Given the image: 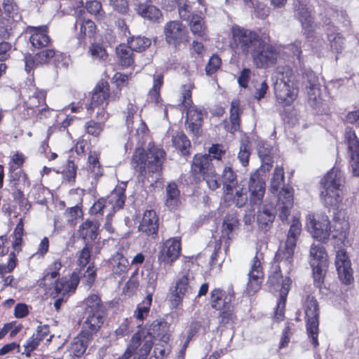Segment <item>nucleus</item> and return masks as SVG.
Returning <instances> with one entry per match:
<instances>
[{"mask_svg": "<svg viewBox=\"0 0 359 359\" xmlns=\"http://www.w3.org/2000/svg\"><path fill=\"white\" fill-rule=\"evenodd\" d=\"M149 133L147 124L141 120L136 130V136H141L138 140V144L141 148H136V156L138 155V160L136 159V167L140 168L141 176L153 184L160 178L165 153L163 149L156 147L150 141Z\"/></svg>", "mask_w": 359, "mask_h": 359, "instance_id": "f257e3e1", "label": "nucleus"}, {"mask_svg": "<svg viewBox=\"0 0 359 359\" xmlns=\"http://www.w3.org/2000/svg\"><path fill=\"white\" fill-rule=\"evenodd\" d=\"M62 269V263L60 259L55 260L48 265L43 272V276L38 280V285L42 288L46 294L53 297H65L74 292L79 283V276L76 271H74L69 280L60 278V271Z\"/></svg>", "mask_w": 359, "mask_h": 359, "instance_id": "f03ea898", "label": "nucleus"}, {"mask_svg": "<svg viewBox=\"0 0 359 359\" xmlns=\"http://www.w3.org/2000/svg\"><path fill=\"white\" fill-rule=\"evenodd\" d=\"M293 192L291 188H282L278 194V198L276 207L264 204V206L257 211V222L259 228L264 231H269L276 217V213H278V217L283 222L288 220L290 215V210L293 207Z\"/></svg>", "mask_w": 359, "mask_h": 359, "instance_id": "7ed1b4c3", "label": "nucleus"}, {"mask_svg": "<svg viewBox=\"0 0 359 359\" xmlns=\"http://www.w3.org/2000/svg\"><path fill=\"white\" fill-rule=\"evenodd\" d=\"M280 76L274 84V91L278 103L282 107L290 106L297 99L299 92V83L301 82L300 74L285 66L278 69Z\"/></svg>", "mask_w": 359, "mask_h": 359, "instance_id": "20e7f679", "label": "nucleus"}, {"mask_svg": "<svg viewBox=\"0 0 359 359\" xmlns=\"http://www.w3.org/2000/svg\"><path fill=\"white\" fill-rule=\"evenodd\" d=\"M344 179L342 172L338 168L331 169L321 180L320 184L323 190L320 191V198L327 208H337L342 201L339 194L344 186Z\"/></svg>", "mask_w": 359, "mask_h": 359, "instance_id": "39448f33", "label": "nucleus"}, {"mask_svg": "<svg viewBox=\"0 0 359 359\" xmlns=\"http://www.w3.org/2000/svg\"><path fill=\"white\" fill-rule=\"evenodd\" d=\"M231 31L235 48L245 56L249 54L252 55L264 39H269L266 32H263L260 36L255 31L238 25L233 26Z\"/></svg>", "mask_w": 359, "mask_h": 359, "instance_id": "423d86ee", "label": "nucleus"}, {"mask_svg": "<svg viewBox=\"0 0 359 359\" xmlns=\"http://www.w3.org/2000/svg\"><path fill=\"white\" fill-rule=\"evenodd\" d=\"M51 61L55 67L67 65L65 54L54 48H46L34 55L28 54L25 56V70L29 72L37 66L48 65Z\"/></svg>", "mask_w": 359, "mask_h": 359, "instance_id": "0eeeda50", "label": "nucleus"}, {"mask_svg": "<svg viewBox=\"0 0 359 359\" xmlns=\"http://www.w3.org/2000/svg\"><path fill=\"white\" fill-rule=\"evenodd\" d=\"M309 256V263L313 269V283L317 287L321 288L327 267V255L322 244L313 243Z\"/></svg>", "mask_w": 359, "mask_h": 359, "instance_id": "6e6552de", "label": "nucleus"}, {"mask_svg": "<svg viewBox=\"0 0 359 359\" xmlns=\"http://www.w3.org/2000/svg\"><path fill=\"white\" fill-rule=\"evenodd\" d=\"M302 231V224L297 218H294L287 233V238L283 249H279L276 257L280 265H285L288 270L291 269L293 255L297 241Z\"/></svg>", "mask_w": 359, "mask_h": 359, "instance_id": "1a4fd4ad", "label": "nucleus"}, {"mask_svg": "<svg viewBox=\"0 0 359 359\" xmlns=\"http://www.w3.org/2000/svg\"><path fill=\"white\" fill-rule=\"evenodd\" d=\"M300 79L305 85L309 104L313 108L318 107L323 100L325 88L320 84L318 77L310 68L302 70Z\"/></svg>", "mask_w": 359, "mask_h": 359, "instance_id": "9d476101", "label": "nucleus"}, {"mask_svg": "<svg viewBox=\"0 0 359 359\" xmlns=\"http://www.w3.org/2000/svg\"><path fill=\"white\" fill-rule=\"evenodd\" d=\"M109 83L103 80L100 81L94 89L88 110L95 111L97 119L101 121H106L108 118L109 116L105 109L109 104Z\"/></svg>", "mask_w": 359, "mask_h": 359, "instance_id": "9b49d317", "label": "nucleus"}, {"mask_svg": "<svg viewBox=\"0 0 359 359\" xmlns=\"http://www.w3.org/2000/svg\"><path fill=\"white\" fill-rule=\"evenodd\" d=\"M305 318L309 339L314 348L318 346L319 307L317 300L308 296L305 302Z\"/></svg>", "mask_w": 359, "mask_h": 359, "instance_id": "f8f14e48", "label": "nucleus"}, {"mask_svg": "<svg viewBox=\"0 0 359 359\" xmlns=\"http://www.w3.org/2000/svg\"><path fill=\"white\" fill-rule=\"evenodd\" d=\"M125 196L122 189H114L107 198H100L90 208L93 213L107 212V219L114 212L122 208Z\"/></svg>", "mask_w": 359, "mask_h": 359, "instance_id": "ddd939ff", "label": "nucleus"}, {"mask_svg": "<svg viewBox=\"0 0 359 359\" xmlns=\"http://www.w3.org/2000/svg\"><path fill=\"white\" fill-rule=\"evenodd\" d=\"M269 39H264L262 44L259 45L254 53L251 55L255 65L257 68H266L274 65L279 55L277 48L268 44Z\"/></svg>", "mask_w": 359, "mask_h": 359, "instance_id": "4468645a", "label": "nucleus"}, {"mask_svg": "<svg viewBox=\"0 0 359 359\" xmlns=\"http://www.w3.org/2000/svg\"><path fill=\"white\" fill-rule=\"evenodd\" d=\"M192 280L193 276L189 273L182 275L177 280L175 288L172 290L170 296V302L172 308H177L184 297H188L193 293Z\"/></svg>", "mask_w": 359, "mask_h": 359, "instance_id": "2eb2a0df", "label": "nucleus"}, {"mask_svg": "<svg viewBox=\"0 0 359 359\" xmlns=\"http://www.w3.org/2000/svg\"><path fill=\"white\" fill-rule=\"evenodd\" d=\"M306 226L313 237L320 241L326 242L331 236L330 221L327 215H322L316 219L313 215L307 217Z\"/></svg>", "mask_w": 359, "mask_h": 359, "instance_id": "dca6fc26", "label": "nucleus"}, {"mask_svg": "<svg viewBox=\"0 0 359 359\" xmlns=\"http://www.w3.org/2000/svg\"><path fill=\"white\" fill-rule=\"evenodd\" d=\"M262 255L257 253L254 257L250 271L248 273V282L246 287V292L248 295L254 294L258 291L262 283L264 273L261 264Z\"/></svg>", "mask_w": 359, "mask_h": 359, "instance_id": "f3484780", "label": "nucleus"}, {"mask_svg": "<svg viewBox=\"0 0 359 359\" xmlns=\"http://www.w3.org/2000/svg\"><path fill=\"white\" fill-rule=\"evenodd\" d=\"M260 170L252 172L248 182L249 200L251 204L258 205L262 201L265 193V181L260 176Z\"/></svg>", "mask_w": 359, "mask_h": 359, "instance_id": "a211bd4d", "label": "nucleus"}, {"mask_svg": "<svg viewBox=\"0 0 359 359\" xmlns=\"http://www.w3.org/2000/svg\"><path fill=\"white\" fill-rule=\"evenodd\" d=\"M105 316L104 310L85 312L81 331L93 337V335L97 332L103 325Z\"/></svg>", "mask_w": 359, "mask_h": 359, "instance_id": "6ab92c4d", "label": "nucleus"}, {"mask_svg": "<svg viewBox=\"0 0 359 359\" xmlns=\"http://www.w3.org/2000/svg\"><path fill=\"white\" fill-rule=\"evenodd\" d=\"M46 92L42 90H36L29 97L25 104L27 109H31L33 114H37L40 118L43 116L47 117L49 115L50 109L45 102Z\"/></svg>", "mask_w": 359, "mask_h": 359, "instance_id": "aec40b11", "label": "nucleus"}, {"mask_svg": "<svg viewBox=\"0 0 359 359\" xmlns=\"http://www.w3.org/2000/svg\"><path fill=\"white\" fill-rule=\"evenodd\" d=\"M308 0H293L294 15L302 24V28L309 32L314 28L313 18L308 8Z\"/></svg>", "mask_w": 359, "mask_h": 359, "instance_id": "412c9836", "label": "nucleus"}, {"mask_svg": "<svg viewBox=\"0 0 359 359\" xmlns=\"http://www.w3.org/2000/svg\"><path fill=\"white\" fill-rule=\"evenodd\" d=\"M164 32L169 43L176 45L188 41L187 30L180 21L174 20L166 23Z\"/></svg>", "mask_w": 359, "mask_h": 359, "instance_id": "4be33fe9", "label": "nucleus"}, {"mask_svg": "<svg viewBox=\"0 0 359 359\" xmlns=\"http://www.w3.org/2000/svg\"><path fill=\"white\" fill-rule=\"evenodd\" d=\"M75 13L76 20L74 27L78 30L76 33L77 38L83 39L85 37H93L97 29L95 22L83 16L84 11L82 9L77 10Z\"/></svg>", "mask_w": 359, "mask_h": 359, "instance_id": "5701e85b", "label": "nucleus"}, {"mask_svg": "<svg viewBox=\"0 0 359 359\" xmlns=\"http://www.w3.org/2000/svg\"><path fill=\"white\" fill-rule=\"evenodd\" d=\"M335 266L340 280L344 284H350L353 280L351 262L344 250L337 252Z\"/></svg>", "mask_w": 359, "mask_h": 359, "instance_id": "b1692460", "label": "nucleus"}, {"mask_svg": "<svg viewBox=\"0 0 359 359\" xmlns=\"http://www.w3.org/2000/svg\"><path fill=\"white\" fill-rule=\"evenodd\" d=\"M180 242L177 238L167 240L158 256V260L164 265H171L175 261L180 253Z\"/></svg>", "mask_w": 359, "mask_h": 359, "instance_id": "393cba45", "label": "nucleus"}, {"mask_svg": "<svg viewBox=\"0 0 359 359\" xmlns=\"http://www.w3.org/2000/svg\"><path fill=\"white\" fill-rule=\"evenodd\" d=\"M187 110L186 126L189 132L198 136L201 133L203 109L196 105H191L185 108Z\"/></svg>", "mask_w": 359, "mask_h": 359, "instance_id": "a878e982", "label": "nucleus"}, {"mask_svg": "<svg viewBox=\"0 0 359 359\" xmlns=\"http://www.w3.org/2000/svg\"><path fill=\"white\" fill-rule=\"evenodd\" d=\"M27 32L30 34L29 41L34 48H42L50 43L48 27L46 25L39 27H28Z\"/></svg>", "mask_w": 359, "mask_h": 359, "instance_id": "bb28decb", "label": "nucleus"}, {"mask_svg": "<svg viewBox=\"0 0 359 359\" xmlns=\"http://www.w3.org/2000/svg\"><path fill=\"white\" fill-rule=\"evenodd\" d=\"M333 230L331 235L334 238L344 241L349 231V222L346 213L344 210H339L335 213L333 223Z\"/></svg>", "mask_w": 359, "mask_h": 359, "instance_id": "cd10ccee", "label": "nucleus"}, {"mask_svg": "<svg viewBox=\"0 0 359 359\" xmlns=\"http://www.w3.org/2000/svg\"><path fill=\"white\" fill-rule=\"evenodd\" d=\"M93 337L81 331L70 342L68 352L72 358H80L86 352Z\"/></svg>", "mask_w": 359, "mask_h": 359, "instance_id": "c85d7f7f", "label": "nucleus"}, {"mask_svg": "<svg viewBox=\"0 0 359 359\" xmlns=\"http://www.w3.org/2000/svg\"><path fill=\"white\" fill-rule=\"evenodd\" d=\"M213 168L215 167L212 163L210 155L196 154L194 156L191 164V172L195 177H202L208 171L212 170Z\"/></svg>", "mask_w": 359, "mask_h": 359, "instance_id": "c756f323", "label": "nucleus"}, {"mask_svg": "<svg viewBox=\"0 0 359 359\" xmlns=\"http://www.w3.org/2000/svg\"><path fill=\"white\" fill-rule=\"evenodd\" d=\"M138 230L147 236L157 234L158 230V218L153 210H147L138 226Z\"/></svg>", "mask_w": 359, "mask_h": 359, "instance_id": "7c9ffc66", "label": "nucleus"}, {"mask_svg": "<svg viewBox=\"0 0 359 359\" xmlns=\"http://www.w3.org/2000/svg\"><path fill=\"white\" fill-rule=\"evenodd\" d=\"M133 41V38H129L127 43H121L116 48V55L123 67H128L134 62V50L130 45Z\"/></svg>", "mask_w": 359, "mask_h": 359, "instance_id": "2f4dec72", "label": "nucleus"}, {"mask_svg": "<svg viewBox=\"0 0 359 359\" xmlns=\"http://www.w3.org/2000/svg\"><path fill=\"white\" fill-rule=\"evenodd\" d=\"M326 34L332 51L341 53L344 48V39L337 32V28L332 24L327 25Z\"/></svg>", "mask_w": 359, "mask_h": 359, "instance_id": "473e14b6", "label": "nucleus"}, {"mask_svg": "<svg viewBox=\"0 0 359 359\" xmlns=\"http://www.w3.org/2000/svg\"><path fill=\"white\" fill-rule=\"evenodd\" d=\"M257 154L262 161L260 170L269 172L273 165V158L271 156V148L266 142H259L257 146Z\"/></svg>", "mask_w": 359, "mask_h": 359, "instance_id": "72a5a7b5", "label": "nucleus"}, {"mask_svg": "<svg viewBox=\"0 0 359 359\" xmlns=\"http://www.w3.org/2000/svg\"><path fill=\"white\" fill-rule=\"evenodd\" d=\"M292 280L290 278L286 277L281 282V289L280 292V297L277 304L275 317L278 320H283L284 315L285 306L286 302L287 296L290 290Z\"/></svg>", "mask_w": 359, "mask_h": 359, "instance_id": "f704fd0d", "label": "nucleus"}, {"mask_svg": "<svg viewBox=\"0 0 359 359\" xmlns=\"http://www.w3.org/2000/svg\"><path fill=\"white\" fill-rule=\"evenodd\" d=\"M222 182L226 195L233 194V190L238 185L237 175L230 167L224 168L222 174Z\"/></svg>", "mask_w": 359, "mask_h": 359, "instance_id": "c9c22d12", "label": "nucleus"}, {"mask_svg": "<svg viewBox=\"0 0 359 359\" xmlns=\"http://www.w3.org/2000/svg\"><path fill=\"white\" fill-rule=\"evenodd\" d=\"M137 13L143 18H146L154 22H159L162 19V13L160 9L151 4H140L137 8Z\"/></svg>", "mask_w": 359, "mask_h": 359, "instance_id": "e433bc0d", "label": "nucleus"}, {"mask_svg": "<svg viewBox=\"0 0 359 359\" xmlns=\"http://www.w3.org/2000/svg\"><path fill=\"white\" fill-rule=\"evenodd\" d=\"M147 333V336H144V332H142V334H141L140 331L136 332V344H139L140 345L143 343L138 353V359H144L149 353L153 346V336L149 332Z\"/></svg>", "mask_w": 359, "mask_h": 359, "instance_id": "4c0bfd02", "label": "nucleus"}, {"mask_svg": "<svg viewBox=\"0 0 359 359\" xmlns=\"http://www.w3.org/2000/svg\"><path fill=\"white\" fill-rule=\"evenodd\" d=\"M87 170L89 177L94 180H97L102 175L99 162V154L97 152L90 151L88 158Z\"/></svg>", "mask_w": 359, "mask_h": 359, "instance_id": "58836bf2", "label": "nucleus"}, {"mask_svg": "<svg viewBox=\"0 0 359 359\" xmlns=\"http://www.w3.org/2000/svg\"><path fill=\"white\" fill-rule=\"evenodd\" d=\"M172 146L180 151L182 155L189 154V148L191 145L189 140L182 131H175L172 135Z\"/></svg>", "mask_w": 359, "mask_h": 359, "instance_id": "ea45409f", "label": "nucleus"}, {"mask_svg": "<svg viewBox=\"0 0 359 359\" xmlns=\"http://www.w3.org/2000/svg\"><path fill=\"white\" fill-rule=\"evenodd\" d=\"M222 297L223 292L220 289L215 288L212 290L211 305L212 308L221 311L223 309H225L228 303L231 304V301L233 299V293L229 297H225V298L223 299Z\"/></svg>", "mask_w": 359, "mask_h": 359, "instance_id": "a19ab883", "label": "nucleus"}, {"mask_svg": "<svg viewBox=\"0 0 359 359\" xmlns=\"http://www.w3.org/2000/svg\"><path fill=\"white\" fill-rule=\"evenodd\" d=\"M127 114L126 116V126L127 128L128 132V141L125 144V148L126 151L133 150V123H134V114L135 111L133 108V105L130 104V107H128Z\"/></svg>", "mask_w": 359, "mask_h": 359, "instance_id": "79ce46f5", "label": "nucleus"}, {"mask_svg": "<svg viewBox=\"0 0 359 359\" xmlns=\"http://www.w3.org/2000/svg\"><path fill=\"white\" fill-rule=\"evenodd\" d=\"M238 224V219L234 214H228L225 216L222 229V237L231 240L233 236V231Z\"/></svg>", "mask_w": 359, "mask_h": 359, "instance_id": "37998d69", "label": "nucleus"}, {"mask_svg": "<svg viewBox=\"0 0 359 359\" xmlns=\"http://www.w3.org/2000/svg\"><path fill=\"white\" fill-rule=\"evenodd\" d=\"M98 225L96 222L86 221L79 226L78 233L84 240L93 241L97 237Z\"/></svg>", "mask_w": 359, "mask_h": 359, "instance_id": "c03bdc74", "label": "nucleus"}, {"mask_svg": "<svg viewBox=\"0 0 359 359\" xmlns=\"http://www.w3.org/2000/svg\"><path fill=\"white\" fill-rule=\"evenodd\" d=\"M189 27L191 31L194 35H197L200 37H204L206 36L207 27L205 25L204 19L201 16L197 14L191 15Z\"/></svg>", "mask_w": 359, "mask_h": 359, "instance_id": "a18cd8bd", "label": "nucleus"}, {"mask_svg": "<svg viewBox=\"0 0 359 359\" xmlns=\"http://www.w3.org/2000/svg\"><path fill=\"white\" fill-rule=\"evenodd\" d=\"M284 48L286 53L288 52L292 56L297 57L298 62L297 65L299 66V69H297L296 72L298 71V72L301 74L302 69H307L304 67V57L302 55V50L301 41H295L293 43L287 45Z\"/></svg>", "mask_w": 359, "mask_h": 359, "instance_id": "49530a36", "label": "nucleus"}, {"mask_svg": "<svg viewBox=\"0 0 359 359\" xmlns=\"http://www.w3.org/2000/svg\"><path fill=\"white\" fill-rule=\"evenodd\" d=\"M251 154L250 141L248 137H243L241 140L238 159L244 167L249 163V158Z\"/></svg>", "mask_w": 359, "mask_h": 359, "instance_id": "de8ad7c7", "label": "nucleus"}, {"mask_svg": "<svg viewBox=\"0 0 359 359\" xmlns=\"http://www.w3.org/2000/svg\"><path fill=\"white\" fill-rule=\"evenodd\" d=\"M180 201V191L175 183H170L166 187L165 205L169 208H175Z\"/></svg>", "mask_w": 359, "mask_h": 359, "instance_id": "09e8293b", "label": "nucleus"}, {"mask_svg": "<svg viewBox=\"0 0 359 359\" xmlns=\"http://www.w3.org/2000/svg\"><path fill=\"white\" fill-rule=\"evenodd\" d=\"M241 110L240 109V102L238 100H233L231 103L230 109V122L231 124V132L234 133L240 128V115Z\"/></svg>", "mask_w": 359, "mask_h": 359, "instance_id": "8fccbe9b", "label": "nucleus"}, {"mask_svg": "<svg viewBox=\"0 0 359 359\" xmlns=\"http://www.w3.org/2000/svg\"><path fill=\"white\" fill-rule=\"evenodd\" d=\"M152 302V294L149 293L142 302L137 304L136 308V320L142 321L149 315Z\"/></svg>", "mask_w": 359, "mask_h": 359, "instance_id": "3c124183", "label": "nucleus"}, {"mask_svg": "<svg viewBox=\"0 0 359 359\" xmlns=\"http://www.w3.org/2000/svg\"><path fill=\"white\" fill-rule=\"evenodd\" d=\"M86 8L88 13L93 15L97 21H102L106 18V13L102 9L100 1L96 0L87 1Z\"/></svg>", "mask_w": 359, "mask_h": 359, "instance_id": "603ef678", "label": "nucleus"}, {"mask_svg": "<svg viewBox=\"0 0 359 359\" xmlns=\"http://www.w3.org/2000/svg\"><path fill=\"white\" fill-rule=\"evenodd\" d=\"M284 171L281 167H276L273 171L270 182V191L276 194L284 184Z\"/></svg>", "mask_w": 359, "mask_h": 359, "instance_id": "864d4df0", "label": "nucleus"}, {"mask_svg": "<svg viewBox=\"0 0 359 359\" xmlns=\"http://www.w3.org/2000/svg\"><path fill=\"white\" fill-rule=\"evenodd\" d=\"M88 53L93 60L105 61L108 55L104 48L99 43H93L90 46Z\"/></svg>", "mask_w": 359, "mask_h": 359, "instance_id": "5fc2aeb1", "label": "nucleus"}, {"mask_svg": "<svg viewBox=\"0 0 359 359\" xmlns=\"http://www.w3.org/2000/svg\"><path fill=\"white\" fill-rule=\"evenodd\" d=\"M86 306V312H93L96 310H104L100 298L97 294L89 295L83 302Z\"/></svg>", "mask_w": 359, "mask_h": 359, "instance_id": "6e6d98bb", "label": "nucleus"}, {"mask_svg": "<svg viewBox=\"0 0 359 359\" xmlns=\"http://www.w3.org/2000/svg\"><path fill=\"white\" fill-rule=\"evenodd\" d=\"M193 84L191 83L182 85L180 90V100L184 108L193 104L191 100V90Z\"/></svg>", "mask_w": 359, "mask_h": 359, "instance_id": "4d7b16f0", "label": "nucleus"}, {"mask_svg": "<svg viewBox=\"0 0 359 359\" xmlns=\"http://www.w3.org/2000/svg\"><path fill=\"white\" fill-rule=\"evenodd\" d=\"M202 177L206 182L208 188L212 191L218 189L221 184L219 176L216 173L215 168L206 172Z\"/></svg>", "mask_w": 359, "mask_h": 359, "instance_id": "13d9d810", "label": "nucleus"}, {"mask_svg": "<svg viewBox=\"0 0 359 359\" xmlns=\"http://www.w3.org/2000/svg\"><path fill=\"white\" fill-rule=\"evenodd\" d=\"M127 261L121 255L117 254L114 256L110 261V264L112 267V270L116 273H119L125 271L127 268Z\"/></svg>", "mask_w": 359, "mask_h": 359, "instance_id": "bf43d9fd", "label": "nucleus"}, {"mask_svg": "<svg viewBox=\"0 0 359 359\" xmlns=\"http://www.w3.org/2000/svg\"><path fill=\"white\" fill-rule=\"evenodd\" d=\"M345 138L348 142L349 151H359V140L356 137L355 131L350 127L346 128Z\"/></svg>", "mask_w": 359, "mask_h": 359, "instance_id": "052dcab7", "label": "nucleus"}, {"mask_svg": "<svg viewBox=\"0 0 359 359\" xmlns=\"http://www.w3.org/2000/svg\"><path fill=\"white\" fill-rule=\"evenodd\" d=\"M163 75L158 74L156 77L154 79V85L152 89L149 91V97L152 102L155 103L158 102V98L160 97V89L163 84Z\"/></svg>", "mask_w": 359, "mask_h": 359, "instance_id": "680f3d73", "label": "nucleus"}, {"mask_svg": "<svg viewBox=\"0 0 359 359\" xmlns=\"http://www.w3.org/2000/svg\"><path fill=\"white\" fill-rule=\"evenodd\" d=\"M97 121H90L86 123V130L87 133L93 136H98L103 130L105 121H101L96 117Z\"/></svg>", "mask_w": 359, "mask_h": 359, "instance_id": "e2e57ef3", "label": "nucleus"}, {"mask_svg": "<svg viewBox=\"0 0 359 359\" xmlns=\"http://www.w3.org/2000/svg\"><path fill=\"white\" fill-rule=\"evenodd\" d=\"M41 341V339L39 334H33L24 345L25 351L23 354H25L28 358L30 357L31 353L37 348Z\"/></svg>", "mask_w": 359, "mask_h": 359, "instance_id": "0e129e2a", "label": "nucleus"}, {"mask_svg": "<svg viewBox=\"0 0 359 359\" xmlns=\"http://www.w3.org/2000/svg\"><path fill=\"white\" fill-rule=\"evenodd\" d=\"M153 330L155 334L161 337V339L164 341L169 339L168 336V325L165 322H154L153 324Z\"/></svg>", "mask_w": 359, "mask_h": 359, "instance_id": "69168bd1", "label": "nucleus"}, {"mask_svg": "<svg viewBox=\"0 0 359 359\" xmlns=\"http://www.w3.org/2000/svg\"><path fill=\"white\" fill-rule=\"evenodd\" d=\"M221 65V60L217 55H212L205 67V72L208 75H211L217 72Z\"/></svg>", "mask_w": 359, "mask_h": 359, "instance_id": "338daca9", "label": "nucleus"}, {"mask_svg": "<svg viewBox=\"0 0 359 359\" xmlns=\"http://www.w3.org/2000/svg\"><path fill=\"white\" fill-rule=\"evenodd\" d=\"M351 152V168L354 176L359 177V151H350Z\"/></svg>", "mask_w": 359, "mask_h": 359, "instance_id": "774afa93", "label": "nucleus"}]
</instances>
